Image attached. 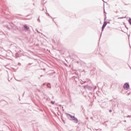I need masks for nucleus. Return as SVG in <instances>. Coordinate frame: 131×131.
<instances>
[{
    "instance_id": "1",
    "label": "nucleus",
    "mask_w": 131,
    "mask_h": 131,
    "mask_svg": "<svg viewBox=\"0 0 131 131\" xmlns=\"http://www.w3.org/2000/svg\"><path fill=\"white\" fill-rule=\"evenodd\" d=\"M123 89L126 90H128L129 89V84L127 83H125L123 85Z\"/></svg>"
},
{
    "instance_id": "2",
    "label": "nucleus",
    "mask_w": 131,
    "mask_h": 131,
    "mask_svg": "<svg viewBox=\"0 0 131 131\" xmlns=\"http://www.w3.org/2000/svg\"><path fill=\"white\" fill-rule=\"evenodd\" d=\"M106 25H107V23L104 22L103 26H102V30H104V28H105V27H106Z\"/></svg>"
},
{
    "instance_id": "3",
    "label": "nucleus",
    "mask_w": 131,
    "mask_h": 131,
    "mask_svg": "<svg viewBox=\"0 0 131 131\" xmlns=\"http://www.w3.org/2000/svg\"><path fill=\"white\" fill-rule=\"evenodd\" d=\"M24 28H25V29H26L27 30H28V29H29V27H28V26H27L26 25H25L24 26Z\"/></svg>"
},
{
    "instance_id": "4",
    "label": "nucleus",
    "mask_w": 131,
    "mask_h": 131,
    "mask_svg": "<svg viewBox=\"0 0 131 131\" xmlns=\"http://www.w3.org/2000/svg\"><path fill=\"white\" fill-rule=\"evenodd\" d=\"M71 118H74L75 120H76V122H77V119L75 118L74 116L72 117V116H70Z\"/></svg>"
},
{
    "instance_id": "5",
    "label": "nucleus",
    "mask_w": 131,
    "mask_h": 131,
    "mask_svg": "<svg viewBox=\"0 0 131 131\" xmlns=\"http://www.w3.org/2000/svg\"><path fill=\"white\" fill-rule=\"evenodd\" d=\"M129 24H131V18L129 19Z\"/></svg>"
},
{
    "instance_id": "6",
    "label": "nucleus",
    "mask_w": 131,
    "mask_h": 131,
    "mask_svg": "<svg viewBox=\"0 0 131 131\" xmlns=\"http://www.w3.org/2000/svg\"><path fill=\"white\" fill-rule=\"evenodd\" d=\"M112 112V111H110V112Z\"/></svg>"
}]
</instances>
